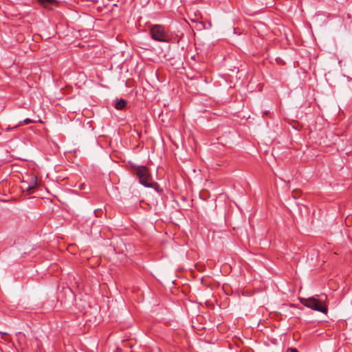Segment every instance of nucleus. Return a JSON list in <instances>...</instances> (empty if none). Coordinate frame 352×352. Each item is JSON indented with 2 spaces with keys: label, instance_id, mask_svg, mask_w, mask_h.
I'll return each instance as SVG.
<instances>
[{
  "label": "nucleus",
  "instance_id": "obj_11",
  "mask_svg": "<svg viewBox=\"0 0 352 352\" xmlns=\"http://www.w3.org/2000/svg\"><path fill=\"white\" fill-rule=\"evenodd\" d=\"M83 186H84V184H82V186H80V188H83Z\"/></svg>",
  "mask_w": 352,
  "mask_h": 352
},
{
  "label": "nucleus",
  "instance_id": "obj_12",
  "mask_svg": "<svg viewBox=\"0 0 352 352\" xmlns=\"http://www.w3.org/2000/svg\"><path fill=\"white\" fill-rule=\"evenodd\" d=\"M83 186H84V184H82V186H80V188H83Z\"/></svg>",
  "mask_w": 352,
  "mask_h": 352
},
{
  "label": "nucleus",
  "instance_id": "obj_7",
  "mask_svg": "<svg viewBox=\"0 0 352 352\" xmlns=\"http://www.w3.org/2000/svg\"><path fill=\"white\" fill-rule=\"evenodd\" d=\"M203 27H204L203 23L201 22H199V23H197L195 28H197L198 30H201Z\"/></svg>",
  "mask_w": 352,
  "mask_h": 352
},
{
  "label": "nucleus",
  "instance_id": "obj_6",
  "mask_svg": "<svg viewBox=\"0 0 352 352\" xmlns=\"http://www.w3.org/2000/svg\"><path fill=\"white\" fill-rule=\"evenodd\" d=\"M34 122H35V121L30 120V118H25L23 121L20 122L18 125L22 126L23 124H28L34 123Z\"/></svg>",
  "mask_w": 352,
  "mask_h": 352
},
{
  "label": "nucleus",
  "instance_id": "obj_10",
  "mask_svg": "<svg viewBox=\"0 0 352 352\" xmlns=\"http://www.w3.org/2000/svg\"><path fill=\"white\" fill-rule=\"evenodd\" d=\"M83 186H84V184H82V186H80V188H83Z\"/></svg>",
  "mask_w": 352,
  "mask_h": 352
},
{
  "label": "nucleus",
  "instance_id": "obj_1",
  "mask_svg": "<svg viewBox=\"0 0 352 352\" xmlns=\"http://www.w3.org/2000/svg\"><path fill=\"white\" fill-rule=\"evenodd\" d=\"M300 302L304 306L310 308L313 310L322 312L324 314H327V306L325 304H324L322 300H320L314 297H311L308 298H302L300 299Z\"/></svg>",
  "mask_w": 352,
  "mask_h": 352
},
{
  "label": "nucleus",
  "instance_id": "obj_4",
  "mask_svg": "<svg viewBox=\"0 0 352 352\" xmlns=\"http://www.w3.org/2000/svg\"><path fill=\"white\" fill-rule=\"evenodd\" d=\"M38 3L47 9H52L53 7L58 6V4L56 0H38Z\"/></svg>",
  "mask_w": 352,
  "mask_h": 352
},
{
  "label": "nucleus",
  "instance_id": "obj_9",
  "mask_svg": "<svg viewBox=\"0 0 352 352\" xmlns=\"http://www.w3.org/2000/svg\"><path fill=\"white\" fill-rule=\"evenodd\" d=\"M2 334V338H3V336H7V333H1Z\"/></svg>",
  "mask_w": 352,
  "mask_h": 352
},
{
  "label": "nucleus",
  "instance_id": "obj_8",
  "mask_svg": "<svg viewBox=\"0 0 352 352\" xmlns=\"http://www.w3.org/2000/svg\"><path fill=\"white\" fill-rule=\"evenodd\" d=\"M286 352H298L296 348H288Z\"/></svg>",
  "mask_w": 352,
  "mask_h": 352
},
{
  "label": "nucleus",
  "instance_id": "obj_3",
  "mask_svg": "<svg viewBox=\"0 0 352 352\" xmlns=\"http://www.w3.org/2000/svg\"><path fill=\"white\" fill-rule=\"evenodd\" d=\"M136 173L142 185L146 187L151 186V177L148 169L145 166H138Z\"/></svg>",
  "mask_w": 352,
  "mask_h": 352
},
{
  "label": "nucleus",
  "instance_id": "obj_5",
  "mask_svg": "<svg viewBox=\"0 0 352 352\" xmlns=\"http://www.w3.org/2000/svg\"><path fill=\"white\" fill-rule=\"evenodd\" d=\"M126 101L123 99L120 100L115 104V108L118 110L123 109L126 106Z\"/></svg>",
  "mask_w": 352,
  "mask_h": 352
},
{
  "label": "nucleus",
  "instance_id": "obj_2",
  "mask_svg": "<svg viewBox=\"0 0 352 352\" xmlns=\"http://www.w3.org/2000/svg\"><path fill=\"white\" fill-rule=\"evenodd\" d=\"M151 38L160 42H168V34L164 26L161 25H155L150 29Z\"/></svg>",
  "mask_w": 352,
  "mask_h": 352
}]
</instances>
